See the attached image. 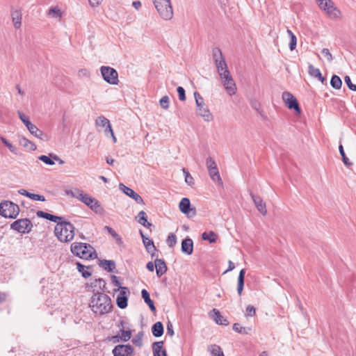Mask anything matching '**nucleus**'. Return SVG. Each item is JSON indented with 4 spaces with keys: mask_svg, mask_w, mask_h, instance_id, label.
I'll list each match as a JSON object with an SVG mask.
<instances>
[{
    "mask_svg": "<svg viewBox=\"0 0 356 356\" xmlns=\"http://www.w3.org/2000/svg\"><path fill=\"white\" fill-rule=\"evenodd\" d=\"M90 307L95 314L102 315L111 312L113 305L108 295L97 291L92 296Z\"/></svg>",
    "mask_w": 356,
    "mask_h": 356,
    "instance_id": "1",
    "label": "nucleus"
},
{
    "mask_svg": "<svg viewBox=\"0 0 356 356\" xmlns=\"http://www.w3.org/2000/svg\"><path fill=\"white\" fill-rule=\"evenodd\" d=\"M54 233L60 242L67 243L74 238V227L71 222L65 220L59 221L55 227Z\"/></svg>",
    "mask_w": 356,
    "mask_h": 356,
    "instance_id": "2",
    "label": "nucleus"
},
{
    "mask_svg": "<svg viewBox=\"0 0 356 356\" xmlns=\"http://www.w3.org/2000/svg\"><path fill=\"white\" fill-rule=\"evenodd\" d=\"M72 252L84 259H90L97 257L93 247L90 244L83 243H74L71 245Z\"/></svg>",
    "mask_w": 356,
    "mask_h": 356,
    "instance_id": "3",
    "label": "nucleus"
},
{
    "mask_svg": "<svg viewBox=\"0 0 356 356\" xmlns=\"http://www.w3.org/2000/svg\"><path fill=\"white\" fill-rule=\"evenodd\" d=\"M153 3L160 15L164 20H170L173 17V9L170 0H152Z\"/></svg>",
    "mask_w": 356,
    "mask_h": 356,
    "instance_id": "4",
    "label": "nucleus"
},
{
    "mask_svg": "<svg viewBox=\"0 0 356 356\" xmlns=\"http://www.w3.org/2000/svg\"><path fill=\"white\" fill-rule=\"evenodd\" d=\"M19 213L17 204L8 200H3L0 203V215L4 218L15 219Z\"/></svg>",
    "mask_w": 356,
    "mask_h": 356,
    "instance_id": "5",
    "label": "nucleus"
},
{
    "mask_svg": "<svg viewBox=\"0 0 356 356\" xmlns=\"http://www.w3.org/2000/svg\"><path fill=\"white\" fill-rule=\"evenodd\" d=\"M194 97L197 106V115L201 116L206 122L211 121L213 120V115L209 110L207 106L205 104L202 96L197 92H195Z\"/></svg>",
    "mask_w": 356,
    "mask_h": 356,
    "instance_id": "6",
    "label": "nucleus"
},
{
    "mask_svg": "<svg viewBox=\"0 0 356 356\" xmlns=\"http://www.w3.org/2000/svg\"><path fill=\"white\" fill-rule=\"evenodd\" d=\"M318 7L326 12L330 18H338L341 14L339 9L334 6V3L331 0H316Z\"/></svg>",
    "mask_w": 356,
    "mask_h": 356,
    "instance_id": "7",
    "label": "nucleus"
},
{
    "mask_svg": "<svg viewBox=\"0 0 356 356\" xmlns=\"http://www.w3.org/2000/svg\"><path fill=\"white\" fill-rule=\"evenodd\" d=\"M33 223L29 218H20L14 221L10 225V229L24 234L31 232Z\"/></svg>",
    "mask_w": 356,
    "mask_h": 356,
    "instance_id": "8",
    "label": "nucleus"
},
{
    "mask_svg": "<svg viewBox=\"0 0 356 356\" xmlns=\"http://www.w3.org/2000/svg\"><path fill=\"white\" fill-rule=\"evenodd\" d=\"M100 71L105 81L111 85H117L118 83V74L115 69L108 66H102L100 68Z\"/></svg>",
    "mask_w": 356,
    "mask_h": 356,
    "instance_id": "9",
    "label": "nucleus"
},
{
    "mask_svg": "<svg viewBox=\"0 0 356 356\" xmlns=\"http://www.w3.org/2000/svg\"><path fill=\"white\" fill-rule=\"evenodd\" d=\"M80 201L97 213H102L104 211L98 200L91 196H89L88 194L84 193V195L81 197Z\"/></svg>",
    "mask_w": 356,
    "mask_h": 356,
    "instance_id": "10",
    "label": "nucleus"
},
{
    "mask_svg": "<svg viewBox=\"0 0 356 356\" xmlns=\"http://www.w3.org/2000/svg\"><path fill=\"white\" fill-rule=\"evenodd\" d=\"M282 99L289 109H294L297 113H300L301 111L298 102L291 92H284Z\"/></svg>",
    "mask_w": 356,
    "mask_h": 356,
    "instance_id": "11",
    "label": "nucleus"
},
{
    "mask_svg": "<svg viewBox=\"0 0 356 356\" xmlns=\"http://www.w3.org/2000/svg\"><path fill=\"white\" fill-rule=\"evenodd\" d=\"M112 353L113 356H132L134 354V348L129 344H120L115 346Z\"/></svg>",
    "mask_w": 356,
    "mask_h": 356,
    "instance_id": "12",
    "label": "nucleus"
},
{
    "mask_svg": "<svg viewBox=\"0 0 356 356\" xmlns=\"http://www.w3.org/2000/svg\"><path fill=\"white\" fill-rule=\"evenodd\" d=\"M119 188L127 196L134 199L136 202V203L140 204H144V201H143V198L141 197V196L140 195H138L137 193H136L131 188L126 186L125 185H124L122 183H120L119 184Z\"/></svg>",
    "mask_w": 356,
    "mask_h": 356,
    "instance_id": "13",
    "label": "nucleus"
},
{
    "mask_svg": "<svg viewBox=\"0 0 356 356\" xmlns=\"http://www.w3.org/2000/svg\"><path fill=\"white\" fill-rule=\"evenodd\" d=\"M250 196L257 210L263 216H265L267 213L266 203L259 196L255 195L252 193H250Z\"/></svg>",
    "mask_w": 356,
    "mask_h": 356,
    "instance_id": "14",
    "label": "nucleus"
},
{
    "mask_svg": "<svg viewBox=\"0 0 356 356\" xmlns=\"http://www.w3.org/2000/svg\"><path fill=\"white\" fill-rule=\"evenodd\" d=\"M179 209L181 213L186 215H189L191 211H193V214L195 213V209L191 208V202L187 197H184L181 200L179 204Z\"/></svg>",
    "mask_w": 356,
    "mask_h": 356,
    "instance_id": "15",
    "label": "nucleus"
},
{
    "mask_svg": "<svg viewBox=\"0 0 356 356\" xmlns=\"http://www.w3.org/2000/svg\"><path fill=\"white\" fill-rule=\"evenodd\" d=\"M156 273L158 277L164 275L167 270V265L163 259L156 258L154 260Z\"/></svg>",
    "mask_w": 356,
    "mask_h": 356,
    "instance_id": "16",
    "label": "nucleus"
},
{
    "mask_svg": "<svg viewBox=\"0 0 356 356\" xmlns=\"http://www.w3.org/2000/svg\"><path fill=\"white\" fill-rule=\"evenodd\" d=\"M181 252L186 254L191 255L193 252V241L190 238H186L181 241Z\"/></svg>",
    "mask_w": 356,
    "mask_h": 356,
    "instance_id": "17",
    "label": "nucleus"
},
{
    "mask_svg": "<svg viewBox=\"0 0 356 356\" xmlns=\"http://www.w3.org/2000/svg\"><path fill=\"white\" fill-rule=\"evenodd\" d=\"M223 86L229 95H233L236 92V86L232 77L222 81Z\"/></svg>",
    "mask_w": 356,
    "mask_h": 356,
    "instance_id": "18",
    "label": "nucleus"
},
{
    "mask_svg": "<svg viewBox=\"0 0 356 356\" xmlns=\"http://www.w3.org/2000/svg\"><path fill=\"white\" fill-rule=\"evenodd\" d=\"M211 314L212 318L217 324L222 325H227L229 324L228 321L221 315L218 309H213L211 311Z\"/></svg>",
    "mask_w": 356,
    "mask_h": 356,
    "instance_id": "19",
    "label": "nucleus"
},
{
    "mask_svg": "<svg viewBox=\"0 0 356 356\" xmlns=\"http://www.w3.org/2000/svg\"><path fill=\"white\" fill-rule=\"evenodd\" d=\"M308 73L311 76L318 79L322 83L325 81V79L322 76L320 70L315 67L312 64H309L308 66Z\"/></svg>",
    "mask_w": 356,
    "mask_h": 356,
    "instance_id": "20",
    "label": "nucleus"
},
{
    "mask_svg": "<svg viewBox=\"0 0 356 356\" xmlns=\"http://www.w3.org/2000/svg\"><path fill=\"white\" fill-rule=\"evenodd\" d=\"M12 21L15 28L19 29L22 24V13L19 10H13L11 11Z\"/></svg>",
    "mask_w": 356,
    "mask_h": 356,
    "instance_id": "21",
    "label": "nucleus"
},
{
    "mask_svg": "<svg viewBox=\"0 0 356 356\" xmlns=\"http://www.w3.org/2000/svg\"><path fill=\"white\" fill-rule=\"evenodd\" d=\"M121 335L113 337L114 342H119L120 341H127L131 337V331L128 329L127 330L120 329Z\"/></svg>",
    "mask_w": 356,
    "mask_h": 356,
    "instance_id": "22",
    "label": "nucleus"
},
{
    "mask_svg": "<svg viewBox=\"0 0 356 356\" xmlns=\"http://www.w3.org/2000/svg\"><path fill=\"white\" fill-rule=\"evenodd\" d=\"M18 193L20 195L28 197L30 199L33 200L41 201V202L45 201L44 196L38 195V194L31 193L29 191H26L25 189H20L18 191Z\"/></svg>",
    "mask_w": 356,
    "mask_h": 356,
    "instance_id": "23",
    "label": "nucleus"
},
{
    "mask_svg": "<svg viewBox=\"0 0 356 356\" xmlns=\"http://www.w3.org/2000/svg\"><path fill=\"white\" fill-rule=\"evenodd\" d=\"M245 270L244 268L241 269L239 272L238 276V284H237V293L240 296L242 293L244 286V280H245Z\"/></svg>",
    "mask_w": 356,
    "mask_h": 356,
    "instance_id": "24",
    "label": "nucleus"
},
{
    "mask_svg": "<svg viewBox=\"0 0 356 356\" xmlns=\"http://www.w3.org/2000/svg\"><path fill=\"white\" fill-rule=\"evenodd\" d=\"M65 194L68 196H71L72 197L76 198L79 200H81V197H82L84 195V193L82 190H80L79 188H66L65 190Z\"/></svg>",
    "mask_w": 356,
    "mask_h": 356,
    "instance_id": "25",
    "label": "nucleus"
},
{
    "mask_svg": "<svg viewBox=\"0 0 356 356\" xmlns=\"http://www.w3.org/2000/svg\"><path fill=\"white\" fill-rule=\"evenodd\" d=\"M141 296L145 302L149 306L152 312L156 311L153 300L150 298L149 293L146 289H143L141 291Z\"/></svg>",
    "mask_w": 356,
    "mask_h": 356,
    "instance_id": "26",
    "label": "nucleus"
},
{
    "mask_svg": "<svg viewBox=\"0 0 356 356\" xmlns=\"http://www.w3.org/2000/svg\"><path fill=\"white\" fill-rule=\"evenodd\" d=\"M100 266H102L105 270L112 273L115 268V263L113 260H102L99 264Z\"/></svg>",
    "mask_w": 356,
    "mask_h": 356,
    "instance_id": "27",
    "label": "nucleus"
},
{
    "mask_svg": "<svg viewBox=\"0 0 356 356\" xmlns=\"http://www.w3.org/2000/svg\"><path fill=\"white\" fill-rule=\"evenodd\" d=\"M136 219L139 224L145 227L149 228L152 226V224L147 222L146 213L143 211H141L138 213V216L136 217Z\"/></svg>",
    "mask_w": 356,
    "mask_h": 356,
    "instance_id": "28",
    "label": "nucleus"
},
{
    "mask_svg": "<svg viewBox=\"0 0 356 356\" xmlns=\"http://www.w3.org/2000/svg\"><path fill=\"white\" fill-rule=\"evenodd\" d=\"M152 332L156 337H159L163 334V325L161 322L155 323L152 327Z\"/></svg>",
    "mask_w": 356,
    "mask_h": 356,
    "instance_id": "29",
    "label": "nucleus"
},
{
    "mask_svg": "<svg viewBox=\"0 0 356 356\" xmlns=\"http://www.w3.org/2000/svg\"><path fill=\"white\" fill-rule=\"evenodd\" d=\"M143 244L147 252L151 254L152 257H154L155 256L156 248L154 246L153 241L150 238H148V240L144 239Z\"/></svg>",
    "mask_w": 356,
    "mask_h": 356,
    "instance_id": "30",
    "label": "nucleus"
},
{
    "mask_svg": "<svg viewBox=\"0 0 356 356\" xmlns=\"http://www.w3.org/2000/svg\"><path fill=\"white\" fill-rule=\"evenodd\" d=\"M232 328L236 332H238V333L242 334H248L252 330L251 327H243L238 323H235L233 325Z\"/></svg>",
    "mask_w": 356,
    "mask_h": 356,
    "instance_id": "31",
    "label": "nucleus"
},
{
    "mask_svg": "<svg viewBox=\"0 0 356 356\" xmlns=\"http://www.w3.org/2000/svg\"><path fill=\"white\" fill-rule=\"evenodd\" d=\"M208 172H209L211 179L213 181L222 184V179L220 176L218 167L212 168V169H208Z\"/></svg>",
    "mask_w": 356,
    "mask_h": 356,
    "instance_id": "32",
    "label": "nucleus"
},
{
    "mask_svg": "<svg viewBox=\"0 0 356 356\" xmlns=\"http://www.w3.org/2000/svg\"><path fill=\"white\" fill-rule=\"evenodd\" d=\"M202 238L204 241H208L209 243H215L218 238V236L216 233H214L212 231H210L209 232H204L202 234Z\"/></svg>",
    "mask_w": 356,
    "mask_h": 356,
    "instance_id": "33",
    "label": "nucleus"
},
{
    "mask_svg": "<svg viewBox=\"0 0 356 356\" xmlns=\"http://www.w3.org/2000/svg\"><path fill=\"white\" fill-rule=\"evenodd\" d=\"M163 341H156L152 344V350L154 356H161V353L163 349Z\"/></svg>",
    "mask_w": 356,
    "mask_h": 356,
    "instance_id": "34",
    "label": "nucleus"
},
{
    "mask_svg": "<svg viewBox=\"0 0 356 356\" xmlns=\"http://www.w3.org/2000/svg\"><path fill=\"white\" fill-rule=\"evenodd\" d=\"M47 15L55 19H60L62 17V13L60 10L57 6H54L49 8L47 13Z\"/></svg>",
    "mask_w": 356,
    "mask_h": 356,
    "instance_id": "35",
    "label": "nucleus"
},
{
    "mask_svg": "<svg viewBox=\"0 0 356 356\" xmlns=\"http://www.w3.org/2000/svg\"><path fill=\"white\" fill-rule=\"evenodd\" d=\"M19 143L29 150H35L36 149V145L26 138H21L19 139Z\"/></svg>",
    "mask_w": 356,
    "mask_h": 356,
    "instance_id": "36",
    "label": "nucleus"
},
{
    "mask_svg": "<svg viewBox=\"0 0 356 356\" xmlns=\"http://www.w3.org/2000/svg\"><path fill=\"white\" fill-rule=\"evenodd\" d=\"M77 269L79 273H81V275L86 278L91 275V273L88 270V267L81 264L79 262H76Z\"/></svg>",
    "mask_w": 356,
    "mask_h": 356,
    "instance_id": "37",
    "label": "nucleus"
},
{
    "mask_svg": "<svg viewBox=\"0 0 356 356\" xmlns=\"http://www.w3.org/2000/svg\"><path fill=\"white\" fill-rule=\"evenodd\" d=\"M106 286V282L103 279L99 278L95 279L94 281L91 282L90 286L91 288H94L93 291H95V288H98L99 289H103Z\"/></svg>",
    "mask_w": 356,
    "mask_h": 356,
    "instance_id": "38",
    "label": "nucleus"
},
{
    "mask_svg": "<svg viewBox=\"0 0 356 356\" xmlns=\"http://www.w3.org/2000/svg\"><path fill=\"white\" fill-rule=\"evenodd\" d=\"M330 85L335 89H340L342 85L341 79L339 76L333 75L330 80Z\"/></svg>",
    "mask_w": 356,
    "mask_h": 356,
    "instance_id": "39",
    "label": "nucleus"
},
{
    "mask_svg": "<svg viewBox=\"0 0 356 356\" xmlns=\"http://www.w3.org/2000/svg\"><path fill=\"white\" fill-rule=\"evenodd\" d=\"M28 130L33 136L38 138L42 139V137L44 135L43 132L33 124L30 127L29 129H28Z\"/></svg>",
    "mask_w": 356,
    "mask_h": 356,
    "instance_id": "40",
    "label": "nucleus"
},
{
    "mask_svg": "<svg viewBox=\"0 0 356 356\" xmlns=\"http://www.w3.org/2000/svg\"><path fill=\"white\" fill-rule=\"evenodd\" d=\"M287 33L290 37L289 49L290 50L293 51L296 47L297 38L290 29H287Z\"/></svg>",
    "mask_w": 356,
    "mask_h": 356,
    "instance_id": "41",
    "label": "nucleus"
},
{
    "mask_svg": "<svg viewBox=\"0 0 356 356\" xmlns=\"http://www.w3.org/2000/svg\"><path fill=\"white\" fill-rule=\"evenodd\" d=\"M127 296H118L116 299V303L119 308L124 309L127 307Z\"/></svg>",
    "mask_w": 356,
    "mask_h": 356,
    "instance_id": "42",
    "label": "nucleus"
},
{
    "mask_svg": "<svg viewBox=\"0 0 356 356\" xmlns=\"http://www.w3.org/2000/svg\"><path fill=\"white\" fill-rule=\"evenodd\" d=\"M108 124H110L109 120L104 116H99L95 120V125L97 127L105 128Z\"/></svg>",
    "mask_w": 356,
    "mask_h": 356,
    "instance_id": "43",
    "label": "nucleus"
},
{
    "mask_svg": "<svg viewBox=\"0 0 356 356\" xmlns=\"http://www.w3.org/2000/svg\"><path fill=\"white\" fill-rule=\"evenodd\" d=\"M339 152L341 156L342 161H343V163H344V165L347 167L351 166L353 163L349 161L348 158L346 156L342 145H339Z\"/></svg>",
    "mask_w": 356,
    "mask_h": 356,
    "instance_id": "44",
    "label": "nucleus"
},
{
    "mask_svg": "<svg viewBox=\"0 0 356 356\" xmlns=\"http://www.w3.org/2000/svg\"><path fill=\"white\" fill-rule=\"evenodd\" d=\"M211 353L213 356H225L223 352L222 351L220 347L218 345H212L211 346Z\"/></svg>",
    "mask_w": 356,
    "mask_h": 356,
    "instance_id": "45",
    "label": "nucleus"
},
{
    "mask_svg": "<svg viewBox=\"0 0 356 356\" xmlns=\"http://www.w3.org/2000/svg\"><path fill=\"white\" fill-rule=\"evenodd\" d=\"M104 229L107 230V232L116 240L118 243L122 242L121 237L119 236V234L116 233V232L113 228L108 226H105Z\"/></svg>",
    "mask_w": 356,
    "mask_h": 356,
    "instance_id": "46",
    "label": "nucleus"
},
{
    "mask_svg": "<svg viewBox=\"0 0 356 356\" xmlns=\"http://www.w3.org/2000/svg\"><path fill=\"white\" fill-rule=\"evenodd\" d=\"M256 315V308L252 305H248L245 312V316L248 318V317H252Z\"/></svg>",
    "mask_w": 356,
    "mask_h": 356,
    "instance_id": "47",
    "label": "nucleus"
},
{
    "mask_svg": "<svg viewBox=\"0 0 356 356\" xmlns=\"http://www.w3.org/2000/svg\"><path fill=\"white\" fill-rule=\"evenodd\" d=\"M38 159L45 164L49 165H54V160L49 156L41 155L38 157Z\"/></svg>",
    "mask_w": 356,
    "mask_h": 356,
    "instance_id": "48",
    "label": "nucleus"
},
{
    "mask_svg": "<svg viewBox=\"0 0 356 356\" xmlns=\"http://www.w3.org/2000/svg\"><path fill=\"white\" fill-rule=\"evenodd\" d=\"M213 58L214 62H217L218 60L223 58V56L221 50L219 48H214L213 49Z\"/></svg>",
    "mask_w": 356,
    "mask_h": 356,
    "instance_id": "49",
    "label": "nucleus"
},
{
    "mask_svg": "<svg viewBox=\"0 0 356 356\" xmlns=\"http://www.w3.org/2000/svg\"><path fill=\"white\" fill-rule=\"evenodd\" d=\"M216 67L218 69V72H220V71H223V70L227 68L226 62L225 60V58H222L217 62H215Z\"/></svg>",
    "mask_w": 356,
    "mask_h": 356,
    "instance_id": "50",
    "label": "nucleus"
},
{
    "mask_svg": "<svg viewBox=\"0 0 356 356\" xmlns=\"http://www.w3.org/2000/svg\"><path fill=\"white\" fill-rule=\"evenodd\" d=\"M183 172L185 175V181L191 186L194 185L193 177L189 174L187 170L183 168Z\"/></svg>",
    "mask_w": 356,
    "mask_h": 356,
    "instance_id": "51",
    "label": "nucleus"
},
{
    "mask_svg": "<svg viewBox=\"0 0 356 356\" xmlns=\"http://www.w3.org/2000/svg\"><path fill=\"white\" fill-rule=\"evenodd\" d=\"M167 243L170 248H173L177 243V236L174 234L170 233L168 236Z\"/></svg>",
    "mask_w": 356,
    "mask_h": 356,
    "instance_id": "52",
    "label": "nucleus"
},
{
    "mask_svg": "<svg viewBox=\"0 0 356 356\" xmlns=\"http://www.w3.org/2000/svg\"><path fill=\"white\" fill-rule=\"evenodd\" d=\"M2 143L9 149V150L14 153L17 154V147L13 145L10 142H8L5 138H1Z\"/></svg>",
    "mask_w": 356,
    "mask_h": 356,
    "instance_id": "53",
    "label": "nucleus"
},
{
    "mask_svg": "<svg viewBox=\"0 0 356 356\" xmlns=\"http://www.w3.org/2000/svg\"><path fill=\"white\" fill-rule=\"evenodd\" d=\"M160 106L164 108V109H168L169 108V106H170V100H169V97L167 95H165L163 96L161 99H160Z\"/></svg>",
    "mask_w": 356,
    "mask_h": 356,
    "instance_id": "54",
    "label": "nucleus"
},
{
    "mask_svg": "<svg viewBox=\"0 0 356 356\" xmlns=\"http://www.w3.org/2000/svg\"><path fill=\"white\" fill-rule=\"evenodd\" d=\"M142 337H143V333H141V332L138 333L137 335H136L133 338V339H132L133 343L134 345H136V346L140 347L143 345Z\"/></svg>",
    "mask_w": 356,
    "mask_h": 356,
    "instance_id": "55",
    "label": "nucleus"
},
{
    "mask_svg": "<svg viewBox=\"0 0 356 356\" xmlns=\"http://www.w3.org/2000/svg\"><path fill=\"white\" fill-rule=\"evenodd\" d=\"M218 74L222 81L228 79L229 78L232 77L228 68L223 70V71H220V72H218Z\"/></svg>",
    "mask_w": 356,
    "mask_h": 356,
    "instance_id": "56",
    "label": "nucleus"
},
{
    "mask_svg": "<svg viewBox=\"0 0 356 356\" xmlns=\"http://www.w3.org/2000/svg\"><path fill=\"white\" fill-rule=\"evenodd\" d=\"M345 83L348 88L351 90L356 91V85L353 84L349 76H346L344 78Z\"/></svg>",
    "mask_w": 356,
    "mask_h": 356,
    "instance_id": "57",
    "label": "nucleus"
},
{
    "mask_svg": "<svg viewBox=\"0 0 356 356\" xmlns=\"http://www.w3.org/2000/svg\"><path fill=\"white\" fill-rule=\"evenodd\" d=\"M206 165H207V170L217 168L216 163L211 157H208L207 159Z\"/></svg>",
    "mask_w": 356,
    "mask_h": 356,
    "instance_id": "58",
    "label": "nucleus"
},
{
    "mask_svg": "<svg viewBox=\"0 0 356 356\" xmlns=\"http://www.w3.org/2000/svg\"><path fill=\"white\" fill-rule=\"evenodd\" d=\"M321 53L327 58L328 62H331L333 60L332 55L328 49H323Z\"/></svg>",
    "mask_w": 356,
    "mask_h": 356,
    "instance_id": "59",
    "label": "nucleus"
},
{
    "mask_svg": "<svg viewBox=\"0 0 356 356\" xmlns=\"http://www.w3.org/2000/svg\"><path fill=\"white\" fill-rule=\"evenodd\" d=\"M177 91L179 95V99L180 101H184L186 100V94H185V90L183 87L179 86L177 88Z\"/></svg>",
    "mask_w": 356,
    "mask_h": 356,
    "instance_id": "60",
    "label": "nucleus"
},
{
    "mask_svg": "<svg viewBox=\"0 0 356 356\" xmlns=\"http://www.w3.org/2000/svg\"><path fill=\"white\" fill-rule=\"evenodd\" d=\"M47 220L58 224L59 221H63L65 218L62 216H57L49 213Z\"/></svg>",
    "mask_w": 356,
    "mask_h": 356,
    "instance_id": "61",
    "label": "nucleus"
},
{
    "mask_svg": "<svg viewBox=\"0 0 356 356\" xmlns=\"http://www.w3.org/2000/svg\"><path fill=\"white\" fill-rule=\"evenodd\" d=\"M50 156L54 160L58 162L59 164L63 165L65 161L62 160L58 156L55 154H50Z\"/></svg>",
    "mask_w": 356,
    "mask_h": 356,
    "instance_id": "62",
    "label": "nucleus"
},
{
    "mask_svg": "<svg viewBox=\"0 0 356 356\" xmlns=\"http://www.w3.org/2000/svg\"><path fill=\"white\" fill-rule=\"evenodd\" d=\"M121 289V291L120 292V296H127V294H129V290L127 287H120Z\"/></svg>",
    "mask_w": 356,
    "mask_h": 356,
    "instance_id": "63",
    "label": "nucleus"
},
{
    "mask_svg": "<svg viewBox=\"0 0 356 356\" xmlns=\"http://www.w3.org/2000/svg\"><path fill=\"white\" fill-rule=\"evenodd\" d=\"M113 131L112 129V127H111V125L110 123L107 125V127H105L104 134L108 136L109 134L113 135Z\"/></svg>",
    "mask_w": 356,
    "mask_h": 356,
    "instance_id": "64",
    "label": "nucleus"
}]
</instances>
